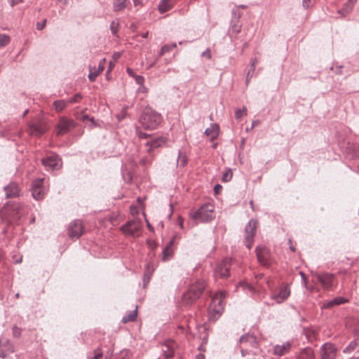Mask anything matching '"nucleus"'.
<instances>
[{
	"label": "nucleus",
	"mask_w": 359,
	"mask_h": 359,
	"mask_svg": "<svg viewBox=\"0 0 359 359\" xmlns=\"http://www.w3.org/2000/svg\"><path fill=\"white\" fill-rule=\"evenodd\" d=\"M348 300L343 297H336L332 300L323 302L321 308L323 309H330L335 306L341 305L348 302Z\"/></svg>",
	"instance_id": "4be33fe9"
},
{
	"label": "nucleus",
	"mask_w": 359,
	"mask_h": 359,
	"mask_svg": "<svg viewBox=\"0 0 359 359\" xmlns=\"http://www.w3.org/2000/svg\"><path fill=\"white\" fill-rule=\"evenodd\" d=\"M172 7V5L169 0H161L158 4V10L161 13L168 11Z\"/></svg>",
	"instance_id": "c85d7f7f"
},
{
	"label": "nucleus",
	"mask_w": 359,
	"mask_h": 359,
	"mask_svg": "<svg viewBox=\"0 0 359 359\" xmlns=\"http://www.w3.org/2000/svg\"><path fill=\"white\" fill-rule=\"evenodd\" d=\"M356 0H348V3L346 4L344 6V8L340 10L339 12L341 13L342 11H345L346 13L350 12L352 9L353 6L355 4Z\"/></svg>",
	"instance_id": "c9c22d12"
},
{
	"label": "nucleus",
	"mask_w": 359,
	"mask_h": 359,
	"mask_svg": "<svg viewBox=\"0 0 359 359\" xmlns=\"http://www.w3.org/2000/svg\"><path fill=\"white\" fill-rule=\"evenodd\" d=\"M126 8V0H114L113 10L114 12H119Z\"/></svg>",
	"instance_id": "c756f323"
},
{
	"label": "nucleus",
	"mask_w": 359,
	"mask_h": 359,
	"mask_svg": "<svg viewBox=\"0 0 359 359\" xmlns=\"http://www.w3.org/2000/svg\"><path fill=\"white\" fill-rule=\"evenodd\" d=\"M239 341L241 345H247L248 350H250V348H257L258 345L257 337L250 334H244L241 337Z\"/></svg>",
	"instance_id": "412c9836"
},
{
	"label": "nucleus",
	"mask_w": 359,
	"mask_h": 359,
	"mask_svg": "<svg viewBox=\"0 0 359 359\" xmlns=\"http://www.w3.org/2000/svg\"><path fill=\"white\" fill-rule=\"evenodd\" d=\"M205 288V282L204 280L198 279L192 283L189 290L182 295V302L186 304H191L196 302Z\"/></svg>",
	"instance_id": "f03ea898"
},
{
	"label": "nucleus",
	"mask_w": 359,
	"mask_h": 359,
	"mask_svg": "<svg viewBox=\"0 0 359 359\" xmlns=\"http://www.w3.org/2000/svg\"><path fill=\"white\" fill-rule=\"evenodd\" d=\"M13 334L15 337H20L21 334V329L17 326L13 327Z\"/></svg>",
	"instance_id": "c03bdc74"
},
{
	"label": "nucleus",
	"mask_w": 359,
	"mask_h": 359,
	"mask_svg": "<svg viewBox=\"0 0 359 359\" xmlns=\"http://www.w3.org/2000/svg\"><path fill=\"white\" fill-rule=\"evenodd\" d=\"M137 133L138 137L140 139H145L150 136L149 134H147V133L142 132V131L137 130Z\"/></svg>",
	"instance_id": "de8ad7c7"
},
{
	"label": "nucleus",
	"mask_w": 359,
	"mask_h": 359,
	"mask_svg": "<svg viewBox=\"0 0 359 359\" xmlns=\"http://www.w3.org/2000/svg\"><path fill=\"white\" fill-rule=\"evenodd\" d=\"M353 332L355 334L359 337V323L354 327Z\"/></svg>",
	"instance_id": "864d4df0"
},
{
	"label": "nucleus",
	"mask_w": 359,
	"mask_h": 359,
	"mask_svg": "<svg viewBox=\"0 0 359 359\" xmlns=\"http://www.w3.org/2000/svg\"><path fill=\"white\" fill-rule=\"evenodd\" d=\"M134 6H137L139 5H142V3L140 0H133Z\"/></svg>",
	"instance_id": "680f3d73"
},
{
	"label": "nucleus",
	"mask_w": 359,
	"mask_h": 359,
	"mask_svg": "<svg viewBox=\"0 0 359 359\" xmlns=\"http://www.w3.org/2000/svg\"><path fill=\"white\" fill-rule=\"evenodd\" d=\"M164 348L163 349V353H164V357L166 358V359H169V358H171L173 357L174 355V349H173V347L172 346V345L170 344H165L164 346Z\"/></svg>",
	"instance_id": "72a5a7b5"
},
{
	"label": "nucleus",
	"mask_w": 359,
	"mask_h": 359,
	"mask_svg": "<svg viewBox=\"0 0 359 359\" xmlns=\"http://www.w3.org/2000/svg\"><path fill=\"white\" fill-rule=\"evenodd\" d=\"M342 66H339L337 67V69L335 70V73L337 74H341V69Z\"/></svg>",
	"instance_id": "052dcab7"
},
{
	"label": "nucleus",
	"mask_w": 359,
	"mask_h": 359,
	"mask_svg": "<svg viewBox=\"0 0 359 359\" xmlns=\"http://www.w3.org/2000/svg\"><path fill=\"white\" fill-rule=\"evenodd\" d=\"M252 350H248V346L247 345H241V355L242 356H245L247 354H248L250 352H251Z\"/></svg>",
	"instance_id": "37998d69"
},
{
	"label": "nucleus",
	"mask_w": 359,
	"mask_h": 359,
	"mask_svg": "<svg viewBox=\"0 0 359 359\" xmlns=\"http://www.w3.org/2000/svg\"><path fill=\"white\" fill-rule=\"evenodd\" d=\"M142 223L138 219L128 221L120 227L121 231L126 236L138 237L142 229Z\"/></svg>",
	"instance_id": "39448f33"
},
{
	"label": "nucleus",
	"mask_w": 359,
	"mask_h": 359,
	"mask_svg": "<svg viewBox=\"0 0 359 359\" xmlns=\"http://www.w3.org/2000/svg\"><path fill=\"white\" fill-rule=\"evenodd\" d=\"M337 349L332 343H325L320 348V355L321 359H335L337 357Z\"/></svg>",
	"instance_id": "f8f14e48"
},
{
	"label": "nucleus",
	"mask_w": 359,
	"mask_h": 359,
	"mask_svg": "<svg viewBox=\"0 0 359 359\" xmlns=\"http://www.w3.org/2000/svg\"><path fill=\"white\" fill-rule=\"evenodd\" d=\"M257 222L255 219H250L245 227V245L250 249L254 243V237L257 231Z\"/></svg>",
	"instance_id": "423d86ee"
},
{
	"label": "nucleus",
	"mask_w": 359,
	"mask_h": 359,
	"mask_svg": "<svg viewBox=\"0 0 359 359\" xmlns=\"http://www.w3.org/2000/svg\"><path fill=\"white\" fill-rule=\"evenodd\" d=\"M187 163V158L184 153L182 152L180 150L178 151V157L177 160V165L180 167H184Z\"/></svg>",
	"instance_id": "2f4dec72"
},
{
	"label": "nucleus",
	"mask_w": 359,
	"mask_h": 359,
	"mask_svg": "<svg viewBox=\"0 0 359 359\" xmlns=\"http://www.w3.org/2000/svg\"><path fill=\"white\" fill-rule=\"evenodd\" d=\"M53 105L57 111H62L66 107V103L64 100H60L54 101Z\"/></svg>",
	"instance_id": "4c0bfd02"
},
{
	"label": "nucleus",
	"mask_w": 359,
	"mask_h": 359,
	"mask_svg": "<svg viewBox=\"0 0 359 359\" xmlns=\"http://www.w3.org/2000/svg\"><path fill=\"white\" fill-rule=\"evenodd\" d=\"M151 156L150 157H143L141 160H140V164L143 166H147V165H150L151 164V162H152V157H153V155L152 154H150Z\"/></svg>",
	"instance_id": "ea45409f"
},
{
	"label": "nucleus",
	"mask_w": 359,
	"mask_h": 359,
	"mask_svg": "<svg viewBox=\"0 0 359 359\" xmlns=\"http://www.w3.org/2000/svg\"><path fill=\"white\" fill-rule=\"evenodd\" d=\"M46 20H44L42 22H37L36 25V29L38 30H41L46 26Z\"/></svg>",
	"instance_id": "09e8293b"
},
{
	"label": "nucleus",
	"mask_w": 359,
	"mask_h": 359,
	"mask_svg": "<svg viewBox=\"0 0 359 359\" xmlns=\"http://www.w3.org/2000/svg\"><path fill=\"white\" fill-rule=\"evenodd\" d=\"M231 266V259H224L217 265L215 269V276L216 277L226 278L229 276V269Z\"/></svg>",
	"instance_id": "dca6fc26"
},
{
	"label": "nucleus",
	"mask_w": 359,
	"mask_h": 359,
	"mask_svg": "<svg viewBox=\"0 0 359 359\" xmlns=\"http://www.w3.org/2000/svg\"><path fill=\"white\" fill-rule=\"evenodd\" d=\"M175 238H173L172 240L169 241L167 245L164 248L163 250V260H168L171 258L172 255L173 250L172 249V245L174 243Z\"/></svg>",
	"instance_id": "393cba45"
},
{
	"label": "nucleus",
	"mask_w": 359,
	"mask_h": 359,
	"mask_svg": "<svg viewBox=\"0 0 359 359\" xmlns=\"http://www.w3.org/2000/svg\"><path fill=\"white\" fill-rule=\"evenodd\" d=\"M84 233V228L82 222L79 219L72 221L67 229V233L70 238L78 239Z\"/></svg>",
	"instance_id": "9d476101"
},
{
	"label": "nucleus",
	"mask_w": 359,
	"mask_h": 359,
	"mask_svg": "<svg viewBox=\"0 0 359 359\" xmlns=\"http://www.w3.org/2000/svg\"><path fill=\"white\" fill-rule=\"evenodd\" d=\"M257 62V58H255V57L251 59V60H250V69L248 70V72L247 73L246 79H245V84H246V86H248V84L250 83V79L252 77V76L254 74V72H255V68H256Z\"/></svg>",
	"instance_id": "cd10ccee"
},
{
	"label": "nucleus",
	"mask_w": 359,
	"mask_h": 359,
	"mask_svg": "<svg viewBox=\"0 0 359 359\" xmlns=\"http://www.w3.org/2000/svg\"><path fill=\"white\" fill-rule=\"evenodd\" d=\"M127 72H128V74L129 75H131V76H134V75L133 74V70H132L131 69H130V68H127Z\"/></svg>",
	"instance_id": "69168bd1"
},
{
	"label": "nucleus",
	"mask_w": 359,
	"mask_h": 359,
	"mask_svg": "<svg viewBox=\"0 0 359 359\" xmlns=\"http://www.w3.org/2000/svg\"><path fill=\"white\" fill-rule=\"evenodd\" d=\"M41 163L48 171L57 170L62 166L61 158L55 154L42 158Z\"/></svg>",
	"instance_id": "0eeeda50"
},
{
	"label": "nucleus",
	"mask_w": 359,
	"mask_h": 359,
	"mask_svg": "<svg viewBox=\"0 0 359 359\" xmlns=\"http://www.w3.org/2000/svg\"><path fill=\"white\" fill-rule=\"evenodd\" d=\"M226 292L219 291L216 292L211 299V303L208 309V316L210 321L215 322L219 319L224 311Z\"/></svg>",
	"instance_id": "f257e3e1"
},
{
	"label": "nucleus",
	"mask_w": 359,
	"mask_h": 359,
	"mask_svg": "<svg viewBox=\"0 0 359 359\" xmlns=\"http://www.w3.org/2000/svg\"><path fill=\"white\" fill-rule=\"evenodd\" d=\"M231 178H232V173L230 171L226 172L225 173H224L222 175V181L223 182H229L231 180Z\"/></svg>",
	"instance_id": "79ce46f5"
},
{
	"label": "nucleus",
	"mask_w": 359,
	"mask_h": 359,
	"mask_svg": "<svg viewBox=\"0 0 359 359\" xmlns=\"http://www.w3.org/2000/svg\"><path fill=\"white\" fill-rule=\"evenodd\" d=\"M81 95L79 93L76 94L74 96L70 98L69 102L71 103H74L77 102V100L81 98Z\"/></svg>",
	"instance_id": "8fccbe9b"
},
{
	"label": "nucleus",
	"mask_w": 359,
	"mask_h": 359,
	"mask_svg": "<svg viewBox=\"0 0 359 359\" xmlns=\"http://www.w3.org/2000/svg\"><path fill=\"white\" fill-rule=\"evenodd\" d=\"M104 62L105 58H103L99 63L98 68L97 69H95L94 71L93 69L90 70V73L88 74V79L90 81L93 82L95 81L97 76L104 70Z\"/></svg>",
	"instance_id": "b1692460"
},
{
	"label": "nucleus",
	"mask_w": 359,
	"mask_h": 359,
	"mask_svg": "<svg viewBox=\"0 0 359 359\" xmlns=\"http://www.w3.org/2000/svg\"><path fill=\"white\" fill-rule=\"evenodd\" d=\"M222 189V186L220 184H216L214 187V190L216 193H218V190Z\"/></svg>",
	"instance_id": "bf43d9fd"
},
{
	"label": "nucleus",
	"mask_w": 359,
	"mask_h": 359,
	"mask_svg": "<svg viewBox=\"0 0 359 359\" xmlns=\"http://www.w3.org/2000/svg\"><path fill=\"white\" fill-rule=\"evenodd\" d=\"M177 47L176 43H172L170 44L164 45L160 50L158 53V57L163 56L165 53L170 51L171 50Z\"/></svg>",
	"instance_id": "473e14b6"
},
{
	"label": "nucleus",
	"mask_w": 359,
	"mask_h": 359,
	"mask_svg": "<svg viewBox=\"0 0 359 359\" xmlns=\"http://www.w3.org/2000/svg\"><path fill=\"white\" fill-rule=\"evenodd\" d=\"M137 308H136L135 310L130 311L129 313V314L123 316L121 321L123 323L135 321L137 318Z\"/></svg>",
	"instance_id": "7c9ffc66"
},
{
	"label": "nucleus",
	"mask_w": 359,
	"mask_h": 359,
	"mask_svg": "<svg viewBox=\"0 0 359 359\" xmlns=\"http://www.w3.org/2000/svg\"><path fill=\"white\" fill-rule=\"evenodd\" d=\"M295 359H316V355L311 347H306L296 353Z\"/></svg>",
	"instance_id": "5701e85b"
},
{
	"label": "nucleus",
	"mask_w": 359,
	"mask_h": 359,
	"mask_svg": "<svg viewBox=\"0 0 359 359\" xmlns=\"http://www.w3.org/2000/svg\"><path fill=\"white\" fill-rule=\"evenodd\" d=\"M166 143V139L163 137H158L148 141L145 146L147 147V152L151 154L154 149L163 146Z\"/></svg>",
	"instance_id": "aec40b11"
},
{
	"label": "nucleus",
	"mask_w": 359,
	"mask_h": 359,
	"mask_svg": "<svg viewBox=\"0 0 359 359\" xmlns=\"http://www.w3.org/2000/svg\"><path fill=\"white\" fill-rule=\"evenodd\" d=\"M103 356L102 351L100 348H97L94 351V356L93 359H102Z\"/></svg>",
	"instance_id": "a19ab883"
},
{
	"label": "nucleus",
	"mask_w": 359,
	"mask_h": 359,
	"mask_svg": "<svg viewBox=\"0 0 359 359\" xmlns=\"http://www.w3.org/2000/svg\"><path fill=\"white\" fill-rule=\"evenodd\" d=\"M256 254L258 262L264 266H270V252L265 246H257L256 248Z\"/></svg>",
	"instance_id": "2eb2a0df"
},
{
	"label": "nucleus",
	"mask_w": 359,
	"mask_h": 359,
	"mask_svg": "<svg viewBox=\"0 0 359 359\" xmlns=\"http://www.w3.org/2000/svg\"><path fill=\"white\" fill-rule=\"evenodd\" d=\"M311 0H302V6L305 8H308L309 7V3H310Z\"/></svg>",
	"instance_id": "603ef678"
},
{
	"label": "nucleus",
	"mask_w": 359,
	"mask_h": 359,
	"mask_svg": "<svg viewBox=\"0 0 359 359\" xmlns=\"http://www.w3.org/2000/svg\"><path fill=\"white\" fill-rule=\"evenodd\" d=\"M346 158L355 160L359 158V146L353 142H347L342 149Z\"/></svg>",
	"instance_id": "f3484780"
},
{
	"label": "nucleus",
	"mask_w": 359,
	"mask_h": 359,
	"mask_svg": "<svg viewBox=\"0 0 359 359\" xmlns=\"http://www.w3.org/2000/svg\"><path fill=\"white\" fill-rule=\"evenodd\" d=\"M148 35H149V32H147L145 33L142 34V37L144 39H147L148 37Z\"/></svg>",
	"instance_id": "0e129e2a"
},
{
	"label": "nucleus",
	"mask_w": 359,
	"mask_h": 359,
	"mask_svg": "<svg viewBox=\"0 0 359 359\" xmlns=\"http://www.w3.org/2000/svg\"><path fill=\"white\" fill-rule=\"evenodd\" d=\"M119 27V21L118 20H113L110 24V30L113 35L116 36Z\"/></svg>",
	"instance_id": "f704fd0d"
},
{
	"label": "nucleus",
	"mask_w": 359,
	"mask_h": 359,
	"mask_svg": "<svg viewBox=\"0 0 359 359\" xmlns=\"http://www.w3.org/2000/svg\"><path fill=\"white\" fill-rule=\"evenodd\" d=\"M22 1L23 0H11V6H14L15 5L18 4Z\"/></svg>",
	"instance_id": "5fc2aeb1"
},
{
	"label": "nucleus",
	"mask_w": 359,
	"mask_h": 359,
	"mask_svg": "<svg viewBox=\"0 0 359 359\" xmlns=\"http://www.w3.org/2000/svg\"><path fill=\"white\" fill-rule=\"evenodd\" d=\"M147 225L148 229H149V230H153V229H152V227H151V224L149 223V222H148L147 220Z\"/></svg>",
	"instance_id": "774afa93"
},
{
	"label": "nucleus",
	"mask_w": 359,
	"mask_h": 359,
	"mask_svg": "<svg viewBox=\"0 0 359 359\" xmlns=\"http://www.w3.org/2000/svg\"><path fill=\"white\" fill-rule=\"evenodd\" d=\"M290 295V287L288 283H283L279 287L278 292H271V298L277 304H281Z\"/></svg>",
	"instance_id": "6e6552de"
},
{
	"label": "nucleus",
	"mask_w": 359,
	"mask_h": 359,
	"mask_svg": "<svg viewBox=\"0 0 359 359\" xmlns=\"http://www.w3.org/2000/svg\"><path fill=\"white\" fill-rule=\"evenodd\" d=\"M0 357L5 358L6 353H4V351L0 348Z\"/></svg>",
	"instance_id": "338daca9"
},
{
	"label": "nucleus",
	"mask_w": 359,
	"mask_h": 359,
	"mask_svg": "<svg viewBox=\"0 0 359 359\" xmlns=\"http://www.w3.org/2000/svg\"><path fill=\"white\" fill-rule=\"evenodd\" d=\"M149 277L144 276V280H143L144 286L147 285V284L149 283Z\"/></svg>",
	"instance_id": "13d9d810"
},
{
	"label": "nucleus",
	"mask_w": 359,
	"mask_h": 359,
	"mask_svg": "<svg viewBox=\"0 0 359 359\" xmlns=\"http://www.w3.org/2000/svg\"><path fill=\"white\" fill-rule=\"evenodd\" d=\"M215 208L211 203L201 205L196 211L190 213V217L197 222L207 223L215 218Z\"/></svg>",
	"instance_id": "20e7f679"
},
{
	"label": "nucleus",
	"mask_w": 359,
	"mask_h": 359,
	"mask_svg": "<svg viewBox=\"0 0 359 359\" xmlns=\"http://www.w3.org/2000/svg\"><path fill=\"white\" fill-rule=\"evenodd\" d=\"M292 341H286L282 344L273 345L272 354L278 357L288 354L292 350Z\"/></svg>",
	"instance_id": "ddd939ff"
},
{
	"label": "nucleus",
	"mask_w": 359,
	"mask_h": 359,
	"mask_svg": "<svg viewBox=\"0 0 359 359\" xmlns=\"http://www.w3.org/2000/svg\"><path fill=\"white\" fill-rule=\"evenodd\" d=\"M47 130L46 125L42 121L32 123L29 126V132L32 135L40 136Z\"/></svg>",
	"instance_id": "6ab92c4d"
},
{
	"label": "nucleus",
	"mask_w": 359,
	"mask_h": 359,
	"mask_svg": "<svg viewBox=\"0 0 359 359\" xmlns=\"http://www.w3.org/2000/svg\"><path fill=\"white\" fill-rule=\"evenodd\" d=\"M315 276L320 283L323 289L330 290L332 288L334 281V274L325 272H317Z\"/></svg>",
	"instance_id": "9b49d317"
},
{
	"label": "nucleus",
	"mask_w": 359,
	"mask_h": 359,
	"mask_svg": "<svg viewBox=\"0 0 359 359\" xmlns=\"http://www.w3.org/2000/svg\"><path fill=\"white\" fill-rule=\"evenodd\" d=\"M204 355L199 353L196 355V359H204Z\"/></svg>",
	"instance_id": "e2e57ef3"
},
{
	"label": "nucleus",
	"mask_w": 359,
	"mask_h": 359,
	"mask_svg": "<svg viewBox=\"0 0 359 359\" xmlns=\"http://www.w3.org/2000/svg\"><path fill=\"white\" fill-rule=\"evenodd\" d=\"M246 111H247V108L245 107H244L242 109H237L235 111L236 119H237V120L241 119L243 117L244 113L246 115Z\"/></svg>",
	"instance_id": "58836bf2"
},
{
	"label": "nucleus",
	"mask_w": 359,
	"mask_h": 359,
	"mask_svg": "<svg viewBox=\"0 0 359 359\" xmlns=\"http://www.w3.org/2000/svg\"><path fill=\"white\" fill-rule=\"evenodd\" d=\"M358 348V339H355L352 340L343 350L345 354H351L355 352Z\"/></svg>",
	"instance_id": "bb28decb"
},
{
	"label": "nucleus",
	"mask_w": 359,
	"mask_h": 359,
	"mask_svg": "<svg viewBox=\"0 0 359 359\" xmlns=\"http://www.w3.org/2000/svg\"><path fill=\"white\" fill-rule=\"evenodd\" d=\"M201 55L203 57H206L208 59H211L212 55L210 48H207L205 51H203Z\"/></svg>",
	"instance_id": "49530a36"
},
{
	"label": "nucleus",
	"mask_w": 359,
	"mask_h": 359,
	"mask_svg": "<svg viewBox=\"0 0 359 359\" xmlns=\"http://www.w3.org/2000/svg\"><path fill=\"white\" fill-rule=\"evenodd\" d=\"M161 120V115L151 109L144 110L140 117V123L142 128L149 130L156 129Z\"/></svg>",
	"instance_id": "7ed1b4c3"
},
{
	"label": "nucleus",
	"mask_w": 359,
	"mask_h": 359,
	"mask_svg": "<svg viewBox=\"0 0 359 359\" xmlns=\"http://www.w3.org/2000/svg\"><path fill=\"white\" fill-rule=\"evenodd\" d=\"M76 126V123L72 119L61 118L56 126V135H64L71 131Z\"/></svg>",
	"instance_id": "1a4fd4ad"
},
{
	"label": "nucleus",
	"mask_w": 359,
	"mask_h": 359,
	"mask_svg": "<svg viewBox=\"0 0 359 359\" xmlns=\"http://www.w3.org/2000/svg\"><path fill=\"white\" fill-rule=\"evenodd\" d=\"M133 76L135 78V82L138 85H142L143 84L144 79V77L142 76L135 75V76Z\"/></svg>",
	"instance_id": "a18cd8bd"
},
{
	"label": "nucleus",
	"mask_w": 359,
	"mask_h": 359,
	"mask_svg": "<svg viewBox=\"0 0 359 359\" xmlns=\"http://www.w3.org/2000/svg\"><path fill=\"white\" fill-rule=\"evenodd\" d=\"M11 41V38L8 35L5 34H0V46H6Z\"/></svg>",
	"instance_id": "e433bc0d"
},
{
	"label": "nucleus",
	"mask_w": 359,
	"mask_h": 359,
	"mask_svg": "<svg viewBox=\"0 0 359 359\" xmlns=\"http://www.w3.org/2000/svg\"><path fill=\"white\" fill-rule=\"evenodd\" d=\"M6 198H13L20 196V189L15 182H11L4 187Z\"/></svg>",
	"instance_id": "a211bd4d"
},
{
	"label": "nucleus",
	"mask_w": 359,
	"mask_h": 359,
	"mask_svg": "<svg viewBox=\"0 0 359 359\" xmlns=\"http://www.w3.org/2000/svg\"><path fill=\"white\" fill-rule=\"evenodd\" d=\"M128 351H121L120 359H126L128 357Z\"/></svg>",
	"instance_id": "3c124183"
},
{
	"label": "nucleus",
	"mask_w": 359,
	"mask_h": 359,
	"mask_svg": "<svg viewBox=\"0 0 359 359\" xmlns=\"http://www.w3.org/2000/svg\"><path fill=\"white\" fill-rule=\"evenodd\" d=\"M178 224L181 229H183V220L181 217L178 218Z\"/></svg>",
	"instance_id": "4d7b16f0"
},
{
	"label": "nucleus",
	"mask_w": 359,
	"mask_h": 359,
	"mask_svg": "<svg viewBox=\"0 0 359 359\" xmlns=\"http://www.w3.org/2000/svg\"><path fill=\"white\" fill-rule=\"evenodd\" d=\"M43 179L38 178L32 181L31 185L32 195L36 201L42 200L44 197V190L43 187Z\"/></svg>",
	"instance_id": "4468645a"
},
{
	"label": "nucleus",
	"mask_w": 359,
	"mask_h": 359,
	"mask_svg": "<svg viewBox=\"0 0 359 359\" xmlns=\"http://www.w3.org/2000/svg\"><path fill=\"white\" fill-rule=\"evenodd\" d=\"M259 123V121H253L252 122V126H251V128L250 129H252L254 127L257 126L258 124Z\"/></svg>",
	"instance_id": "6e6d98bb"
},
{
	"label": "nucleus",
	"mask_w": 359,
	"mask_h": 359,
	"mask_svg": "<svg viewBox=\"0 0 359 359\" xmlns=\"http://www.w3.org/2000/svg\"><path fill=\"white\" fill-rule=\"evenodd\" d=\"M219 127L217 124L212 125L205 130V134L209 136L211 140H214L218 136Z\"/></svg>",
	"instance_id": "a878e982"
}]
</instances>
